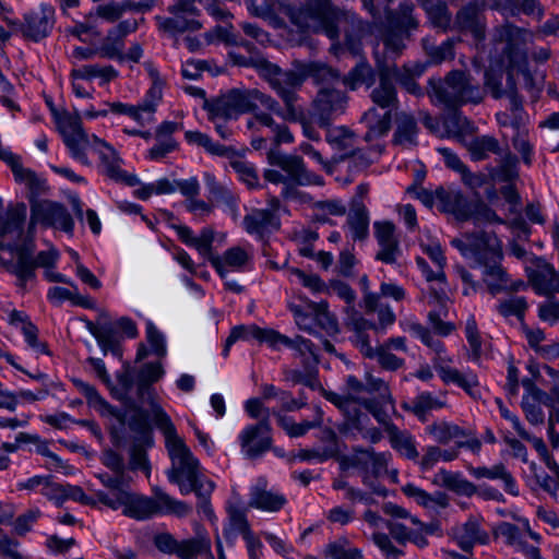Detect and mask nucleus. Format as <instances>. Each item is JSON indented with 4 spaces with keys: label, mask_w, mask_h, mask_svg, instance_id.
I'll return each mask as SVG.
<instances>
[{
    "label": "nucleus",
    "mask_w": 559,
    "mask_h": 559,
    "mask_svg": "<svg viewBox=\"0 0 559 559\" xmlns=\"http://www.w3.org/2000/svg\"><path fill=\"white\" fill-rule=\"evenodd\" d=\"M154 423L165 437V445L171 461L167 472L170 483L178 485L181 495H188L206 478L201 477L199 462L177 433L168 414L160 407H154Z\"/></svg>",
    "instance_id": "obj_1"
},
{
    "label": "nucleus",
    "mask_w": 559,
    "mask_h": 559,
    "mask_svg": "<svg viewBox=\"0 0 559 559\" xmlns=\"http://www.w3.org/2000/svg\"><path fill=\"white\" fill-rule=\"evenodd\" d=\"M57 128L74 159L88 166L91 163L86 155V148H92L99 155L106 175L109 178L118 180L122 176V169L120 168L121 159L116 150L96 135L88 136L82 128L79 115H71L69 112L59 115L57 117Z\"/></svg>",
    "instance_id": "obj_2"
},
{
    "label": "nucleus",
    "mask_w": 559,
    "mask_h": 559,
    "mask_svg": "<svg viewBox=\"0 0 559 559\" xmlns=\"http://www.w3.org/2000/svg\"><path fill=\"white\" fill-rule=\"evenodd\" d=\"M153 497H145L132 491L120 492L116 502H111L110 509L118 510L123 507V515L146 520L155 514H169L183 518L192 512V507L183 501L176 500L164 490L154 488Z\"/></svg>",
    "instance_id": "obj_3"
},
{
    "label": "nucleus",
    "mask_w": 559,
    "mask_h": 559,
    "mask_svg": "<svg viewBox=\"0 0 559 559\" xmlns=\"http://www.w3.org/2000/svg\"><path fill=\"white\" fill-rule=\"evenodd\" d=\"M258 103L274 114L281 112L280 103L258 88H233L219 97L205 99L203 108L212 121L217 118L226 121L255 111Z\"/></svg>",
    "instance_id": "obj_4"
},
{
    "label": "nucleus",
    "mask_w": 559,
    "mask_h": 559,
    "mask_svg": "<svg viewBox=\"0 0 559 559\" xmlns=\"http://www.w3.org/2000/svg\"><path fill=\"white\" fill-rule=\"evenodd\" d=\"M427 93L432 100L449 109L466 103L477 104L483 99L479 85L473 84L471 75L462 70H452L444 79L431 78Z\"/></svg>",
    "instance_id": "obj_5"
},
{
    "label": "nucleus",
    "mask_w": 559,
    "mask_h": 559,
    "mask_svg": "<svg viewBox=\"0 0 559 559\" xmlns=\"http://www.w3.org/2000/svg\"><path fill=\"white\" fill-rule=\"evenodd\" d=\"M1 250H8L13 253V258L3 261V267L17 277V286L24 288L27 281L36 276V269L44 267L50 270L55 267L59 253L56 249L40 251L37 255L35 252V243L32 239H25L24 242L3 243L0 242Z\"/></svg>",
    "instance_id": "obj_6"
},
{
    "label": "nucleus",
    "mask_w": 559,
    "mask_h": 559,
    "mask_svg": "<svg viewBox=\"0 0 559 559\" xmlns=\"http://www.w3.org/2000/svg\"><path fill=\"white\" fill-rule=\"evenodd\" d=\"M301 66L302 61L296 60L293 62L292 70L284 71L277 64L269 60L262 63L261 78L264 79L283 99L286 108L295 106L297 99L296 90L300 88L305 82Z\"/></svg>",
    "instance_id": "obj_7"
},
{
    "label": "nucleus",
    "mask_w": 559,
    "mask_h": 559,
    "mask_svg": "<svg viewBox=\"0 0 559 559\" xmlns=\"http://www.w3.org/2000/svg\"><path fill=\"white\" fill-rule=\"evenodd\" d=\"M350 23L353 26L360 22L355 13L340 9L331 0H316L313 2V14L310 29L318 33L323 32L330 39L340 37V23Z\"/></svg>",
    "instance_id": "obj_8"
},
{
    "label": "nucleus",
    "mask_w": 559,
    "mask_h": 559,
    "mask_svg": "<svg viewBox=\"0 0 559 559\" xmlns=\"http://www.w3.org/2000/svg\"><path fill=\"white\" fill-rule=\"evenodd\" d=\"M29 230L35 224L39 223L45 226L60 228L68 234L73 233L74 222L66 206L49 200H36L35 198H29Z\"/></svg>",
    "instance_id": "obj_9"
},
{
    "label": "nucleus",
    "mask_w": 559,
    "mask_h": 559,
    "mask_svg": "<svg viewBox=\"0 0 559 559\" xmlns=\"http://www.w3.org/2000/svg\"><path fill=\"white\" fill-rule=\"evenodd\" d=\"M347 103L345 92L331 86L321 87L312 100L313 116L319 127L328 128L335 116L345 111Z\"/></svg>",
    "instance_id": "obj_10"
},
{
    "label": "nucleus",
    "mask_w": 559,
    "mask_h": 559,
    "mask_svg": "<svg viewBox=\"0 0 559 559\" xmlns=\"http://www.w3.org/2000/svg\"><path fill=\"white\" fill-rule=\"evenodd\" d=\"M269 163L278 167L285 173L289 187L293 193L296 192L297 186L317 185L319 183V176L307 170L304 159L294 154H284L278 151H270L267 154Z\"/></svg>",
    "instance_id": "obj_11"
},
{
    "label": "nucleus",
    "mask_w": 559,
    "mask_h": 559,
    "mask_svg": "<svg viewBox=\"0 0 559 559\" xmlns=\"http://www.w3.org/2000/svg\"><path fill=\"white\" fill-rule=\"evenodd\" d=\"M271 411L265 409V415L255 425L248 426L239 436L240 445L249 459H257L271 449L270 436Z\"/></svg>",
    "instance_id": "obj_12"
},
{
    "label": "nucleus",
    "mask_w": 559,
    "mask_h": 559,
    "mask_svg": "<svg viewBox=\"0 0 559 559\" xmlns=\"http://www.w3.org/2000/svg\"><path fill=\"white\" fill-rule=\"evenodd\" d=\"M377 73L379 84L370 93L373 106L399 112L400 100L396 88L392 83V74L394 73L389 70L388 63L381 60H377Z\"/></svg>",
    "instance_id": "obj_13"
},
{
    "label": "nucleus",
    "mask_w": 559,
    "mask_h": 559,
    "mask_svg": "<svg viewBox=\"0 0 559 559\" xmlns=\"http://www.w3.org/2000/svg\"><path fill=\"white\" fill-rule=\"evenodd\" d=\"M464 238L469 241L471 258L477 265L489 259L502 258L501 245L495 233L484 230L466 233Z\"/></svg>",
    "instance_id": "obj_14"
},
{
    "label": "nucleus",
    "mask_w": 559,
    "mask_h": 559,
    "mask_svg": "<svg viewBox=\"0 0 559 559\" xmlns=\"http://www.w3.org/2000/svg\"><path fill=\"white\" fill-rule=\"evenodd\" d=\"M179 239L188 246L194 247L198 252L215 267L221 276H224L221 257L213 254L212 243L214 241V231L211 228L202 229L199 237H194L187 226L176 227Z\"/></svg>",
    "instance_id": "obj_15"
},
{
    "label": "nucleus",
    "mask_w": 559,
    "mask_h": 559,
    "mask_svg": "<svg viewBox=\"0 0 559 559\" xmlns=\"http://www.w3.org/2000/svg\"><path fill=\"white\" fill-rule=\"evenodd\" d=\"M530 37L531 33L528 29L509 22L495 29V41L504 45L502 51L511 63L515 61L519 51H522Z\"/></svg>",
    "instance_id": "obj_16"
},
{
    "label": "nucleus",
    "mask_w": 559,
    "mask_h": 559,
    "mask_svg": "<svg viewBox=\"0 0 559 559\" xmlns=\"http://www.w3.org/2000/svg\"><path fill=\"white\" fill-rule=\"evenodd\" d=\"M53 25V11L49 8H40L39 11L25 15V23L19 24L22 34L34 41L48 36Z\"/></svg>",
    "instance_id": "obj_17"
},
{
    "label": "nucleus",
    "mask_w": 559,
    "mask_h": 559,
    "mask_svg": "<svg viewBox=\"0 0 559 559\" xmlns=\"http://www.w3.org/2000/svg\"><path fill=\"white\" fill-rule=\"evenodd\" d=\"M163 374L164 370L160 362H148L143 365L138 374L136 397L141 403L150 404L153 414L154 407L159 405L154 402L155 391L152 388V383L158 381Z\"/></svg>",
    "instance_id": "obj_18"
},
{
    "label": "nucleus",
    "mask_w": 559,
    "mask_h": 559,
    "mask_svg": "<svg viewBox=\"0 0 559 559\" xmlns=\"http://www.w3.org/2000/svg\"><path fill=\"white\" fill-rule=\"evenodd\" d=\"M394 115L395 111L380 109L377 106H372L364 112L360 118V122L367 128L364 140L371 142L374 139L384 136L391 129Z\"/></svg>",
    "instance_id": "obj_19"
},
{
    "label": "nucleus",
    "mask_w": 559,
    "mask_h": 559,
    "mask_svg": "<svg viewBox=\"0 0 559 559\" xmlns=\"http://www.w3.org/2000/svg\"><path fill=\"white\" fill-rule=\"evenodd\" d=\"M436 198L440 201L442 210L453 214L457 221L471 219L474 200H468L460 191H448L443 187L436 189Z\"/></svg>",
    "instance_id": "obj_20"
},
{
    "label": "nucleus",
    "mask_w": 559,
    "mask_h": 559,
    "mask_svg": "<svg viewBox=\"0 0 559 559\" xmlns=\"http://www.w3.org/2000/svg\"><path fill=\"white\" fill-rule=\"evenodd\" d=\"M83 321L88 332L96 338L105 355L111 353L114 356L121 358L122 349L120 340L112 323L97 325L95 322L87 319H83Z\"/></svg>",
    "instance_id": "obj_21"
},
{
    "label": "nucleus",
    "mask_w": 559,
    "mask_h": 559,
    "mask_svg": "<svg viewBox=\"0 0 559 559\" xmlns=\"http://www.w3.org/2000/svg\"><path fill=\"white\" fill-rule=\"evenodd\" d=\"M96 477L109 489L108 492L103 490L95 492L97 501L108 508H110L111 502H116L120 492L129 491L130 477L126 473H99Z\"/></svg>",
    "instance_id": "obj_22"
},
{
    "label": "nucleus",
    "mask_w": 559,
    "mask_h": 559,
    "mask_svg": "<svg viewBox=\"0 0 559 559\" xmlns=\"http://www.w3.org/2000/svg\"><path fill=\"white\" fill-rule=\"evenodd\" d=\"M528 281L537 295L555 297L559 294V273L548 263L532 271Z\"/></svg>",
    "instance_id": "obj_23"
},
{
    "label": "nucleus",
    "mask_w": 559,
    "mask_h": 559,
    "mask_svg": "<svg viewBox=\"0 0 559 559\" xmlns=\"http://www.w3.org/2000/svg\"><path fill=\"white\" fill-rule=\"evenodd\" d=\"M395 131L392 143L403 148H412L417 145L418 126L414 116L399 111L394 115Z\"/></svg>",
    "instance_id": "obj_24"
},
{
    "label": "nucleus",
    "mask_w": 559,
    "mask_h": 559,
    "mask_svg": "<svg viewBox=\"0 0 559 559\" xmlns=\"http://www.w3.org/2000/svg\"><path fill=\"white\" fill-rule=\"evenodd\" d=\"M452 537L464 551H471L475 544H486L488 534L480 528L476 520L469 519L465 524L452 528Z\"/></svg>",
    "instance_id": "obj_25"
},
{
    "label": "nucleus",
    "mask_w": 559,
    "mask_h": 559,
    "mask_svg": "<svg viewBox=\"0 0 559 559\" xmlns=\"http://www.w3.org/2000/svg\"><path fill=\"white\" fill-rule=\"evenodd\" d=\"M251 335L253 338L265 342L271 346H276L280 342L281 334L273 330H264L260 328H252L250 331L243 326L238 325L231 329L228 337L226 338L223 356L227 357L230 350L231 345L238 340H247Z\"/></svg>",
    "instance_id": "obj_26"
},
{
    "label": "nucleus",
    "mask_w": 559,
    "mask_h": 559,
    "mask_svg": "<svg viewBox=\"0 0 559 559\" xmlns=\"http://www.w3.org/2000/svg\"><path fill=\"white\" fill-rule=\"evenodd\" d=\"M171 17L156 16L158 29L169 35H176L185 32H195L202 28L200 21L195 16L188 15L187 12L171 13Z\"/></svg>",
    "instance_id": "obj_27"
},
{
    "label": "nucleus",
    "mask_w": 559,
    "mask_h": 559,
    "mask_svg": "<svg viewBox=\"0 0 559 559\" xmlns=\"http://www.w3.org/2000/svg\"><path fill=\"white\" fill-rule=\"evenodd\" d=\"M461 143L468 151L471 158L476 162L488 158L490 153L501 154L499 141L492 135L463 138Z\"/></svg>",
    "instance_id": "obj_28"
},
{
    "label": "nucleus",
    "mask_w": 559,
    "mask_h": 559,
    "mask_svg": "<svg viewBox=\"0 0 559 559\" xmlns=\"http://www.w3.org/2000/svg\"><path fill=\"white\" fill-rule=\"evenodd\" d=\"M286 503V498L278 493L267 490L265 485L257 484L250 492L249 507L267 512H277Z\"/></svg>",
    "instance_id": "obj_29"
},
{
    "label": "nucleus",
    "mask_w": 559,
    "mask_h": 559,
    "mask_svg": "<svg viewBox=\"0 0 559 559\" xmlns=\"http://www.w3.org/2000/svg\"><path fill=\"white\" fill-rule=\"evenodd\" d=\"M413 11L414 5L408 1L401 3L397 11L386 9L385 21L390 32L403 33L417 28L418 22L413 16Z\"/></svg>",
    "instance_id": "obj_30"
},
{
    "label": "nucleus",
    "mask_w": 559,
    "mask_h": 559,
    "mask_svg": "<svg viewBox=\"0 0 559 559\" xmlns=\"http://www.w3.org/2000/svg\"><path fill=\"white\" fill-rule=\"evenodd\" d=\"M455 24L460 31L471 32L477 40L485 37V28L479 19V5L476 2H468L459 10Z\"/></svg>",
    "instance_id": "obj_31"
},
{
    "label": "nucleus",
    "mask_w": 559,
    "mask_h": 559,
    "mask_svg": "<svg viewBox=\"0 0 559 559\" xmlns=\"http://www.w3.org/2000/svg\"><path fill=\"white\" fill-rule=\"evenodd\" d=\"M433 484L465 497H472L478 492L477 487L467 479H464L460 473H453L445 469H440L435 475Z\"/></svg>",
    "instance_id": "obj_32"
},
{
    "label": "nucleus",
    "mask_w": 559,
    "mask_h": 559,
    "mask_svg": "<svg viewBox=\"0 0 559 559\" xmlns=\"http://www.w3.org/2000/svg\"><path fill=\"white\" fill-rule=\"evenodd\" d=\"M386 433L391 447L399 452L400 455L412 461L418 459L419 453L416 449L415 439L408 431L399 429L396 425H386Z\"/></svg>",
    "instance_id": "obj_33"
},
{
    "label": "nucleus",
    "mask_w": 559,
    "mask_h": 559,
    "mask_svg": "<svg viewBox=\"0 0 559 559\" xmlns=\"http://www.w3.org/2000/svg\"><path fill=\"white\" fill-rule=\"evenodd\" d=\"M501 258L479 264L484 267V281L487 284L488 292L496 296L497 294L507 290L509 276L506 270L500 264Z\"/></svg>",
    "instance_id": "obj_34"
},
{
    "label": "nucleus",
    "mask_w": 559,
    "mask_h": 559,
    "mask_svg": "<svg viewBox=\"0 0 559 559\" xmlns=\"http://www.w3.org/2000/svg\"><path fill=\"white\" fill-rule=\"evenodd\" d=\"M243 225L249 234H257L260 238L280 226L275 215L269 210L252 211L243 217Z\"/></svg>",
    "instance_id": "obj_35"
},
{
    "label": "nucleus",
    "mask_w": 559,
    "mask_h": 559,
    "mask_svg": "<svg viewBox=\"0 0 559 559\" xmlns=\"http://www.w3.org/2000/svg\"><path fill=\"white\" fill-rule=\"evenodd\" d=\"M347 224L353 233L354 240H365L369 235V215L367 207L360 200H352Z\"/></svg>",
    "instance_id": "obj_36"
},
{
    "label": "nucleus",
    "mask_w": 559,
    "mask_h": 559,
    "mask_svg": "<svg viewBox=\"0 0 559 559\" xmlns=\"http://www.w3.org/2000/svg\"><path fill=\"white\" fill-rule=\"evenodd\" d=\"M468 472L477 479L488 478V479H501L504 484V490L512 495L518 496L519 492L516 490V485L511 473L506 468L504 464L499 463L491 467L486 466H468Z\"/></svg>",
    "instance_id": "obj_37"
},
{
    "label": "nucleus",
    "mask_w": 559,
    "mask_h": 559,
    "mask_svg": "<svg viewBox=\"0 0 559 559\" xmlns=\"http://www.w3.org/2000/svg\"><path fill=\"white\" fill-rule=\"evenodd\" d=\"M376 82V71L365 60H360L356 66L342 78V83L350 91H356L359 86L371 87Z\"/></svg>",
    "instance_id": "obj_38"
},
{
    "label": "nucleus",
    "mask_w": 559,
    "mask_h": 559,
    "mask_svg": "<svg viewBox=\"0 0 559 559\" xmlns=\"http://www.w3.org/2000/svg\"><path fill=\"white\" fill-rule=\"evenodd\" d=\"M25 218L26 205L24 203H16L15 205L9 206L5 217H0V237L16 234V237L20 238L23 233Z\"/></svg>",
    "instance_id": "obj_39"
},
{
    "label": "nucleus",
    "mask_w": 559,
    "mask_h": 559,
    "mask_svg": "<svg viewBox=\"0 0 559 559\" xmlns=\"http://www.w3.org/2000/svg\"><path fill=\"white\" fill-rule=\"evenodd\" d=\"M301 70L304 71L305 80L311 78L316 84H330L342 80L341 73L326 63L310 61L302 62Z\"/></svg>",
    "instance_id": "obj_40"
},
{
    "label": "nucleus",
    "mask_w": 559,
    "mask_h": 559,
    "mask_svg": "<svg viewBox=\"0 0 559 559\" xmlns=\"http://www.w3.org/2000/svg\"><path fill=\"white\" fill-rule=\"evenodd\" d=\"M420 4L435 27L447 31L451 23V13L442 0H420Z\"/></svg>",
    "instance_id": "obj_41"
},
{
    "label": "nucleus",
    "mask_w": 559,
    "mask_h": 559,
    "mask_svg": "<svg viewBox=\"0 0 559 559\" xmlns=\"http://www.w3.org/2000/svg\"><path fill=\"white\" fill-rule=\"evenodd\" d=\"M443 128L448 136L457 138L460 141L466 138V133H472L474 129L468 119L462 116L456 108L443 117Z\"/></svg>",
    "instance_id": "obj_42"
},
{
    "label": "nucleus",
    "mask_w": 559,
    "mask_h": 559,
    "mask_svg": "<svg viewBox=\"0 0 559 559\" xmlns=\"http://www.w3.org/2000/svg\"><path fill=\"white\" fill-rule=\"evenodd\" d=\"M8 165L10 166L15 180L28 186L32 194L31 198H34V194L40 192L44 181L40 180L33 170L23 167L20 156L15 155Z\"/></svg>",
    "instance_id": "obj_43"
},
{
    "label": "nucleus",
    "mask_w": 559,
    "mask_h": 559,
    "mask_svg": "<svg viewBox=\"0 0 559 559\" xmlns=\"http://www.w3.org/2000/svg\"><path fill=\"white\" fill-rule=\"evenodd\" d=\"M357 135L349 128L341 126L328 130L326 141L335 150L348 153L356 143Z\"/></svg>",
    "instance_id": "obj_44"
},
{
    "label": "nucleus",
    "mask_w": 559,
    "mask_h": 559,
    "mask_svg": "<svg viewBox=\"0 0 559 559\" xmlns=\"http://www.w3.org/2000/svg\"><path fill=\"white\" fill-rule=\"evenodd\" d=\"M427 432L440 444H448L454 439L466 436L461 427L448 421L433 423L427 426Z\"/></svg>",
    "instance_id": "obj_45"
},
{
    "label": "nucleus",
    "mask_w": 559,
    "mask_h": 559,
    "mask_svg": "<svg viewBox=\"0 0 559 559\" xmlns=\"http://www.w3.org/2000/svg\"><path fill=\"white\" fill-rule=\"evenodd\" d=\"M143 404L144 403H141L136 397L135 407H127L132 412V415L128 418V427L138 435L136 439L140 441H146L150 433L147 423L148 414L141 407Z\"/></svg>",
    "instance_id": "obj_46"
},
{
    "label": "nucleus",
    "mask_w": 559,
    "mask_h": 559,
    "mask_svg": "<svg viewBox=\"0 0 559 559\" xmlns=\"http://www.w3.org/2000/svg\"><path fill=\"white\" fill-rule=\"evenodd\" d=\"M202 552H207L209 558L213 559L211 542L206 537L190 538L179 542L176 555L180 559H193Z\"/></svg>",
    "instance_id": "obj_47"
},
{
    "label": "nucleus",
    "mask_w": 559,
    "mask_h": 559,
    "mask_svg": "<svg viewBox=\"0 0 559 559\" xmlns=\"http://www.w3.org/2000/svg\"><path fill=\"white\" fill-rule=\"evenodd\" d=\"M124 38L117 34L115 29H110L104 38L98 53L108 59H115L120 62L126 60L123 53Z\"/></svg>",
    "instance_id": "obj_48"
},
{
    "label": "nucleus",
    "mask_w": 559,
    "mask_h": 559,
    "mask_svg": "<svg viewBox=\"0 0 559 559\" xmlns=\"http://www.w3.org/2000/svg\"><path fill=\"white\" fill-rule=\"evenodd\" d=\"M119 389L115 392V396L123 403L126 407H135V400L131 396V391L134 385L133 371L129 366L117 376Z\"/></svg>",
    "instance_id": "obj_49"
},
{
    "label": "nucleus",
    "mask_w": 559,
    "mask_h": 559,
    "mask_svg": "<svg viewBox=\"0 0 559 559\" xmlns=\"http://www.w3.org/2000/svg\"><path fill=\"white\" fill-rule=\"evenodd\" d=\"M277 115L286 121L299 122L301 124L305 136H307L309 140L318 141L320 139L319 133L312 126L311 121L296 106L285 108V110H283L281 107V112Z\"/></svg>",
    "instance_id": "obj_50"
},
{
    "label": "nucleus",
    "mask_w": 559,
    "mask_h": 559,
    "mask_svg": "<svg viewBox=\"0 0 559 559\" xmlns=\"http://www.w3.org/2000/svg\"><path fill=\"white\" fill-rule=\"evenodd\" d=\"M347 538H340L326 545L324 556L331 559H360L361 551L358 548H349Z\"/></svg>",
    "instance_id": "obj_51"
},
{
    "label": "nucleus",
    "mask_w": 559,
    "mask_h": 559,
    "mask_svg": "<svg viewBox=\"0 0 559 559\" xmlns=\"http://www.w3.org/2000/svg\"><path fill=\"white\" fill-rule=\"evenodd\" d=\"M436 370L443 382L455 383L460 388L464 389L466 392H469V390L473 386H476L478 384L475 377H471L469 379H467L459 370L451 368L449 366L439 365L436 366Z\"/></svg>",
    "instance_id": "obj_52"
},
{
    "label": "nucleus",
    "mask_w": 559,
    "mask_h": 559,
    "mask_svg": "<svg viewBox=\"0 0 559 559\" xmlns=\"http://www.w3.org/2000/svg\"><path fill=\"white\" fill-rule=\"evenodd\" d=\"M528 308V304L524 297H511L502 299L497 306L498 312L502 317L515 316L521 323H524L525 311Z\"/></svg>",
    "instance_id": "obj_53"
},
{
    "label": "nucleus",
    "mask_w": 559,
    "mask_h": 559,
    "mask_svg": "<svg viewBox=\"0 0 559 559\" xmlns=\"http://www.w3.org/2000/svg\"><path fill=\"white\" fill-rule=\"evenodd\" d=\"M186 139L191 143H195L200 146H203L209 153L213 155L228 156L229 153L233 152V148L222 145L219 143H214L207 134L198 131L186 132Z\"/></svg>",
    "instance_id": "obj_54"
},
{
    "label": "nucleus",
    "mask_w": 559,
    "mask_h": 559,
    "mask_svg": "<svg viewBox=\"0 0 559 559\" xmlns=\"http://www.w3.org/2000/svg\"><path fill=\"white\" fill-rule=\"evenodd\" d=\"M476 199L474 200V205L472 209L471 219L474 221L475 224L478 223H496L503 224L504 221L497 215V213L489 207L479 197L478 193H475Z\"/></svg>",
    "instance_id": "obj_55"
},
{
    "label": "nucleus",
    "mask_w": 559,
    "mask_h": 559,
    "mask_svg": "<svg viewBox=\"0 0 559 559\" xmlns=\"http://www.w3.org/2000/svg\"><path fill=\"white\" fill-rule=\"evenodd\" d=\"M75 386L85 395L88 403L93 406H102L107 408L110 414L116 416L121 424L124 423L126 416L116 412L97 392V390L81 380H74Z\"/></svg>",
    "instance_id": "obj_56"
},
{
    "label": "nucleus",
    "mask_w": 559,
    "mask_h": 559,
    "mask_svg": "<svg viewBox=\"0 0 559 559\" xmlns=\"http://www.w3.org/2000/svg\"><path fill=\"white\" fill-rule=\"evenodd\" d=\"M376 148L362 150V148H352L348 153H344L341 155V159H349V168L355 171H362L367 169L372 163L373 159L370 157V151H374Z\"/></svg>",
    "instance_id": "obj_57"
},
{
    "label": "nucleus",
    "mask_w": 559,
    "mask_h": 559,
    "mask_svg": "<svg viewBox=\"0 0 559 559\" xmlns=\"http://www.w3.org/2000/svg\"><path fill=\"white\" fill-rule=\"evenodd\" d=\"M424 48L427 56L433 63H440L454 57L453 41L451 39L443 41L439 46L430 44L428 40H424Z\"/></svg>",
    "instance_id": "obj_58"
},
{
    "label": "nucleus",
    "mask_w": 559,
    "mask_h": 559,
    "mask_svg": "<svg viewBox=\"0 0 559 559\" xmlns=\"http://www.w3.org/2000/svg\"><path fill=\"white\" fill-rule=\"evenodd\" d=\"M214 488L215 484L212 480H204L203 484H199V486L192 490L200 500L198 504L199 510L210 520L214 518V511L211 507V495Z\"/></svg>",
    "instance_id": "obj_59"
},
{
    "label": "nucleus",
    "mask_w": 559,
    "mask_h": 559,
    "mask_svg": "<svg viewBox=\"0 0 559 559\" xmlns=\"http://www.w3.org/2000/svg\"><path fill=\"white\" fill-rule=\"evenodd\" d=\"M502 75L501 69L489 68L485 71V86L496 99L507 94V86L502 87Z\"/></svg>",
    "instance_id": "obj_60"
},
{
    "label": "nucleus",
    "mask_w": 559,
    "mask_h": 559,
    "mask_svg": "<svg viewBox=\"0 0 559 559\" xmlns=\"http://www.w3.org/2000/svg\"><path fill=\"white\" fill-rule=\"evenodd\" d=\"M444 406V403L439 402L435 399L431 393L424 392L416 396L409 405V409L417 416L425 415L428 411L433 408H441Z\"/></svg>",
    "instance_id": "obj_61"
},
{
    "label": "nucleus",
    "mask_w": 559,
    "mask_h": 559,
    "mask_svg": "<svg viewBox=\"0 0 559 559\" xmlns=\"http://www.w3.org/2000/svg\"><path fill=\"white\" fill-rule=\"evenodd\" d=\"M500 156H501V159H500V165L498 168V176L503 181H510L518 175V173H516L518 158L510 151L503 152L502 150H501Z\"/></svg>",
    "instance_id": "obj_62"
},
{
    "label": "nucleus",
    "mask_w": 559,
    "mask_h": 559,
    "mask_svg": "<svg viewBox=\"0 0 559 559\" xmlns=\"http://www.w3.org/2000/svg\"><path fill=\"white\" fill-rule=\"evenodd\" d=\"M316 317L319 325L324 329L328 333H337L338 323L332 313L328 310L326 302H319L314 306Z\"/></svg>",
    "instance_id": "obj_63"
},
{
    "label": "nucleus",
    "mask_w": 559,
    "mask_h": 559,
    "mask_svg": "<svg viewBox=\"0 0 559 559\" xmlns=\"http://www.w3.org/2000/svg\"><path fill=\"white\" fill-rule=\"evenodd\" d=\"M231 168L239 175V178L250 188L258 187L259 178L254 167L245 160H231Z\"/></svg>",
    "instance_id": "obj_64"
}]
</instances>
